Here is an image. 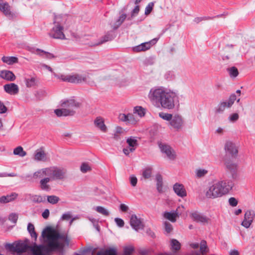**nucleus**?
Wrapping results in <instances>:
<instances>
[{
  "mask_svg": "<svg viewBox=\"0 0 255 255\" xmlns=\"http://www.w3.org/2000/svg\"><path fill=\"white\" fill-rule=\"evenodd\" d=\"M40 240L45 244L37 245L35 242L30 247L32 255H50L53 252L62 250L70 242L67 234H60L50 227L42 231Z\"/></svg>",
  "mask_w": 255,
  "mask_h": 255,
  "instance_id": "nucleus-1",
  "label": "nucleus"
},
{
  "mask_svg": "<svg viewBox=\"0 0 255 255\" xmlns=\"http://www.w3.org/2000/svg\"><path fill=\"white\" fill-rule=\"evenodd\" d=\"M234 186V182L227 179L220 181L210 186L205 193L206 197L216 198L225 195L231 191Z\"/></svg>",
  "mask_w": 255,
  "mask_h": 255,
  "instance_id": "nucleus-2",
  "label": "nucleus"
},
{
  "mask_svg": "<svg viewBox=\"0 0 255 255\" xmlns=\"http://www.w3.org/2000/svg\"><path fill=\"white\" fill-rule=\"evenodd\" d=\"M61 106V109H56L54 111L55 114L57 117L73 116L75 111V109L80 106V103L74 99H69L66 101H62Z\"/></svg>",
  "mask_w": 255,
  "mask_h": 255,
  "instance_id": "nucleus-3",
  "label": "nucleus"
},
{
  "mask_svg": "<svg viewBox=\"0 0 255 255\" xmlns=\"http://www.w3.org/2000/svg\"><path fill=\"white\" fill-rule=\"evenodd\" d=\"M167 92V91L162 87H154L150 89L148 97L153 104L159 107Z\"/></svg>",
  "mask_w": 255,
  "mask_h": 255,
  "instance_id": "nucleus-4",
  "label": "nucleus"
},
{
  "mask_svg": "<svg viewBox=\"0 0 255 255\" xmlns=\"http://www.w3.org/2000/svg\"><path fill=\"white\" fill-rule=\"evenodd\" d=\"M44 172H46V176L51 178V180H63L66 177L67 170L65 168L57 166L45 168Z\"/></svg>",
  "mask_w": 255,
  "mask_h": 255,
  "instance_id": "nucleus-5",
  "label": "nucleus"
},
{
  "mask_svg": "<svg viewBox=\"0 0 255 255\" xmlns=\"http://www.w3.org/2000/svg\"><path fill=\"white\" fill-rule=\"evenodd\" d=\"M60 16L55 17L54 21L55 26L52 28L49 34L54 38L63 39H65V35L63 33V27L60 20Z\"/></svg>",
  "mask_w": 255,
  "mask_h": 255,
  "instance_id": "nucleus-6",
  "label": "nucleus"
},
{
  "mask_svg": "<svg viewBox=\"0 0 255 255\" xmlns=\"http://www.w3.org/2000/svg\"><path fill=\"white\" fill-rule=\"evenodd\" d=\"M177 101V95L174 92L167 91L160 106L164 109L171 110L174 108L175 103Z\"/></svg>",
  "mask_w": 255,
  "mask_h": 255,
  "instance_id": "nucleus-7",
  "label": "nucleus"
},
{
  "mask_svg": "<svg viewBox=\"0 0 255 255\" xmlns=\"http://www.w3.org/2000/svg\"><path fill=\"white\" fill-rule=\"evenodd\" d=\"M54 76L58 79H61L64 82H67L71 83H81L86 82L87 76L86 75H81L79 74H75L73 75H58L54 74Z\"/></svg>",
  "mask_w": 255,
  "mask_h": 255,
  "instance_id": "nucleus-8",
  "label": "nucleus"
},
{
  "mask_svg": "<svg viewBox=\"0 0 255 255\" xmlns=\"http://www.w3.org/2000/svg\"><path fill=\"white\" fill-rule=\"evenodd\" d=\"M237 99L235 94H231L228 100L221 101L215 108V113L216 114L223 113L226 108H231Z\"/></svg>",
  "mask_w": 255,
  "mask_h": 255,
  "instance_id": "nucleus-9",
  "label": "nucleus"
},
{
  "mask_svg": "<svg viewBox=\"0 0 255 255\" xmlns=\"http://www.w3.org/2000/svg\"><path fill=\"white\" fill-rule=\"evenodd\" d=\"M233 159L228 156L224 157L226 168L231 173L232 178L231 180L234 182L238 178V175L237 174L238 164L234 162Z\"/></svg>",
  "mask_w": 255,
  "mask_h": 255,
  "instance_id": "nucleus-10",
  "label": "nucleus"
},
{
  "mask_svg": "<svg viewBox=\"0 0 255 255\" xmlns=\"http://www.w3.org/2000/svg\"><path fill=\"white\" fill-rule=\"evenodd\" d=\"M225 150L226 154L225 157L228 156V155H231L232 159H236L238 154V147L236 144L232 141H228L225 145Z\"/></svg>",
  "mask_w": 255,
  "mask_h": 255,
  "instance_id": "nucleus-11",
  "label": "nucleus"
},
{
  "mask_svg": "<svg viewBox=\"0 0 255 255\" xmlns=\"http://www.w3.org/2000/svg\"><path fill=\"white\" fill-rule=\"evenodd\" d=\"M255 218V212L253 210H248L245 212L241 225L246 228H249Z\"/></svg>",
  "mask_w": 255,
  "mask_h": 255,
  "instance_id": "nucleus-12",
  "label": "nucleus"
},
{
  "mask_svg": "<svg viewBox=\"0 0 255 255\" xmlns=\"http://www.w3.org/2000/svg\"><path fill=\"white\" fill-rule=\"evenodd\" d=\"M158 38H154L149 42L142 43L138 45L132 47V50L135 52L145 51L150 48L152 45L155 44Z\"/></svg>",
  "mask_w": 255,
  "mask_h": 255,
  "instance_id": "nucleus-13",
  "label": "nucleus"
},
{
  "mask_svg": "<svg viewBox=\"0 0 255 255\" xmlns=\"http://www.w3.org/2000/svg\"><path fill=\"white\" fill-rule=\"evenodd\" d=\"M158 144L161 152L165 153L169 159L173 160L175 158L176 155L170 146L162 143L161 142H158Z\"/></svg>",
  "mask_w": 255,
  "mask_h": 255,
  "instance_id": "nucleus-14",
  "label": "nucleus"
},
{
  "mask_svg": "<svg viewBox=\"0 0 255 255\" xmlns=\"http://www.w3.org/2000/svg\"><path fill=\"white\" fill-rule=\"evenodd\" d=\"M130 225L136 231L143 228L144 225L140 218H138L136 215L133 214L130 218Z\"/></svg>",
  "mask_w": 255,
  "mask_h": 255,
  "instance_id": "nucleus-15",
  "label": "nucleus"
},
{
  "mask_svg": "<svg viewBox=\"0 0 255 255\" xmlns=\"http://www.w3.org/2000/svg\"><path fill=\"white\" fill-rule=\"evenodd\" d=\"M183 124V121L181 116L175 115L170 122V125L176 130L180 129Z\"/></svg>",
  "mask_w": 255,
  "mask_h": 255,
  "instance_id": "nucleus-16",
  "label": "nucleus"
},
{
  "mask_svg": "<svg viewBox=\"0 0 255 255\" xmlns=\"http://www.w3.org/2000/svg\"><path fill=\"white\" fill-rule=\"evenodd\" d=\"M174 192L180 197H184L186 196L187 193L184 188V185L182 184L176 183L173 187Z\"/></svg>",
  "mask_w": 255,
  "mask_h": 255,
  "instance_id": "nucleus-17",
  "label": "nucleus"
},
{
  "mask_svg": "<svg viewBox=\"0 0 255 255\" xmlns=\"http://www.w3.org/2000/svg\"><path fill=\"white\" fill-rule=\"evenodd\" d=\"M4 90L8 94L10 95H16L19 92L18 86L14 83H9L4 85Z\"/></svg>",
  "mask_w": 255,
  "mask_h": 255,
  "instance_id": "nucleus-18",
  "label": "nucleus"
},
{
  "mask_svg": "<svg viewBox=\"0 0 255 255\" xmlns=\"http://www.w3.org/2000/svg\"><path fill=\"white\" fill-rule=\"evenodd\" d=\"M31 246L28 245L27 243L19 242L16 244L14 247V251L19 253L25 252L27 250L30 251Z\"/></svg>",
  "mask_w": 255,
  "mask_h": 255,
  "instance_id": "nucleus-19",
  "label": "nucleus"
},
{
  "mask_svg": "<svg viewBox=\"0 0 255 255\" xmlns=\"http://www.w3.org/2000/svg\"><path fill=\"white\" fill-rule=\"evenodd\" d=\"M115 37V35L113 31H108L105 35L101 38L100 40L98 43L94 44V45H99L109 41H111L114 39Z\"/></svg>",
  "mask_w": 255,
  "mask_h": 255,
  "instance_id": "nucleus-20",
  "label": "nucleus"
},
{
  "mask_svg": "<svg viewBox=\"0 0 255 255\" xmlns=\"http://www.w3.org/2000/svg\"><path fill=\"white\" fill-rule=\"evenodd\" d=\"M51 181V178L46 177L41 179L39 182V188L41 190L49 191L51 190V187L49 184V182Z\"/></svg>",
  "mask_w": 255,
  "mask_h": 255,
  "instance_id": "nucleus-21",
  "label": "nucleus"
},
{
  "mask_svg": "<svg viewBox=\"0 0 255 255\" xmlns=\"http://www.w3.org/2000/svg\"><path fill=\"white\" fill-rule=\"evenodd\" d=\"M191 216L193 220L196 222L205 223H207L208 220V218L198 212L192 213Z\"/></svg>",
  "mask_w": 255,
  "mask_h": 255,
  "instance_id": "nucleus-22",
  "label": "nucleus"
},
{
  "mask_svg": "<svg viewBox=\"0 0 255 255\" xmlns=\"http://www.w3.org/2000/svg\"><path fill=\"white\" fill-rule=\"evenodd\" d=\"M0 77L9 81H13L15 79L14 74L10 71L9 70H2L0 73Z\"/></svg>",
  "mask_w": 255,
  "mask_h": 255,
  "instance_id": "nucleus-23",
  "label": "nucleus"
},
{
  "mask_svg": "<svg viewBox=\"0 0 255 255\" xmlns=\"http://www.w3.org/2000/svg\"><path fill=\"white\" fill-rule=\"evenodd\" d=\"M119 119L122 122H126L131 124H134L136 122L133 117V115L130 114L128 115L120 114L119 116Z\"/></svg>",
  "mask_w": 255,
  "mask_h": 255,
  "instance_id": "nucleus-24",
  "label": "nucleus"
},
{
  "mask_svg": "<svg viewBox=\"0 0 255 255\" xmlns=\"http://www.w3.org/2000/svg\"><path fill=\"white\" fill-rule=\"evenodd\" d=\"M95 126L103 132L107 131V127L104 123V121L101 117H98L94 121Z\"/></svg>",
  "mask_w": 255,
  "mask_h": 255,
  "instance_id": "nucleus-25",
  "label": "nucleus"
},
{
  "mask_svg": "<svg viewBox=\"0 0 255 255\" xmlns=\"http://www.w3.org/2000/svg\"><path fill=\"white\" fill-rule=\"evenodd\" d=\"M0 10L8 18H11L13 17V14L10 11V6L8 3L0 4Z\"/></svg>",
  "mask_w": 255,
  "mask_h": 255,
  "instance_id": "nucleus-26",
  "label": "nucleus"
},
{
  "mask_svg": "<svg viewBox=\"0 0 255 255\" xmlns=\"http://www.w3.org/2000/svg\"><path fill=\"white\" fill-rule=\"evenodd\" d=\"M17 196L18 195L15 193H12L6 196H2L0 198V203L3 204L8 203L14 200Z\"/></svg>",
  "mask_w": 255,
  "mask_h": 255,
  "instance_id": "nucleus-27",
  "label": "nucleus"
},
{
  "mask_svg": "<svg viewBox=\"0 0 255 255\" xmlns=\"http://www.w3.org/2000/svg\"><path fill=\"white\" fill-rule=\"evenodd\" d=\"M26 86L28 88H31L37 85L38 79L35 77H30L25 79Z\"/></svg>",
  "mask_w": 255,
  "mask_h": 255,
  "instance_id": "nucleus-28",
  "label": "nucleus"
},
{
  "mask_svg": "<svg viewBox=\"0 0 255 255\" xmlns=\"http://www.w3.org/2000/svg\"><path fill=\"white\" fill-rule=\"evenodd\" d=\"M177 216H178V215L176 211H173V212H165L164 213V217L172 222H175L176 221V218Z\"/></svg>",
  "mask_w": 255,
  "mask_h": 255,
  "instance_id": "nucleus-29",
  "label": "nucleus"
},
{
  "mask_svg": "<svg viewBox=\"0 0 255 255\" xmlns=\"http://www.w3.org/2000/svg\"><path fill=\"white\" fill-rule=\"evenodd\" d=\"M206 241L205 240L201 241L200 243V252H193L191 255H204V254L206 253L207 251V246H206Z\"/></svg>",
  "mask_w": 255,
  "mask_h": 255,
  "instance_id": "nucleus-30",
  "label": "nucleus"
},
{
  "mask_svg": "<svg viewBox=\"0 0 255 255\" xmlns=\"http://www.w3.org/2000/svg\"><path fill=\"white\" fill-rule=\"evenodd\" d=\"M30 200L34 203H40L45 201V197L38 195H28Z\"/></svg>",
  "mask_w": 255,
  "mask_h": 255,
  "instance_id": "nucleus-31",
  "label": "nucleus"
},
{
  "mask_svg": "<svg viewBox=\"0 0 255 255\" xmlns=\"http://www.w3.org/2000/svg\"><path fill=\"white\" fill-rule=\"evenodd\" d=\"M34 159L37 161H45L46 154L42 149L37 150L34 154Z\"/></svg>",
  "mask_w": 255,
  "mask_h": 255,
  "instance_id": "nucleus-32",
  "label": "nucleus"
},
{
  "mask_svg": "<svg viewBox=\"0 0 255 255\" xmlns=\"http://www.w3.org/2000/svg\"><path fill=\"white\" fill-rule=\"evenodd\" d=\"M27 230L30 234L31 237L34 239V241H36L37 238L38 234L36 233L35 231V228L34 225L31 223H29L27 225Z\"/></svg>",
  "mask_w": 255,
  "mask_h": 255,
  "instance_id": "nucleus-33",
  "label": "nucleus"
},
{
  "mask_svg": "<svg viewBox=\"0 0 255 255\" xmlns=\"http://www.w3.org/2000/svg\"><path fill=\"white\" fill-rule=\"evenodd\" d=\"M36 52L37 54L38 55L42 56L43 58H46L47 59H52L54 58L55 57V56L53 54L45 51L39 48L36 49Z\"/></svg>",
  "mask_w": 255,
  "mask_h": 255,
  "instance_id": "nucleus-34",
  "label": "nucleus"
},
{
  "mask_svg": "<svg viewBox=\"0 0 255 255\" xmlns=\"http://www.w3.org/2000/svg\"><path fill=\"white\" fill-rule=\"evenodd\" d=\"M156 188L158 192L162 193L163 192L162 186H163V181L162 177L160 174H157L156 175Z\"/></svg>",
  "mask_w": 255,
  "mask_h": 255,
  "instance_id": "nucleus-35",
  "label": "nucleus"
},
{
  "mask_svg": "<svg viewBox=\"0 0 255 255\" xmlns=\"http://www.w3.org/2000/svg\"><path fill=\"white\" fill-rule=\"evenodd\" d=\"M136 138V137L132 136L128 138L127 139V143L128 144V146L133 148L134 149H136L138 145Z\"/></svg>",
  "mask_w": 255,
  "mask_h": 255,
  "instance_id": "nucleus-36",
  "label": "nucleus"
},
{
  "mask_svg": "<svg viewBox=\"0 0 255 255\" xmlns=\"http://www.w3.org/2000/svg\"><path fill=\"white\" fill-rule=\"evenodd\" d=\"M3 62L7 63L8 65H12L18 62V58L14 56H3L1 58Z\"/></svg>",
  "mask_w": 255,
  "mask_h": 255,
  "instance_id": "nucleus-37",
  "label": "nucleus"
},
{
  "mask_svg": "<svg viewBox=\"0 0 255 255\" xmlns=\"http://www.w3.org/2000/svg\"><path fill=\"white\" fill-rule=\"evenodd\" d=\"M47 95V92L44 89H39L34 93V96L38 100H41L46 97Z\"/></svg>",
  "mask_w": 255,
  "mask_h": 255,
  "instance_id": "nucleus-38",
  "label": "nucleus"
},
{
  "mask_svg": "<svg viewBox=\"0 0 255 255\" xmlns=\"http://www.w3.org/2000/svg\"><path fill=\"white\" fill-rule=\"evenodd\" d=\"M171 250L174 252L178 251L181 248V244L176 239L171 240Z\"/></svg>",
  "mask_w": 255,
  "mask_h": 255,
  "instance_id": "nucleus-39",
  "label": "nucleus"
},
{
  "mask_svg": "<svg viewBox=\"0 0 255 255\" xmlns=\"http://www.w3.org/2000/svg\"><path fill=\"white\" fill-rule=\"evenodd\" d=\"M127 15L126 14H122L121 15H120V16L116 21L113 29L115 30L118 29L124 21Z\"/></svg>",
  "mask_w": 255,
  "mask_h": 255,
  "instance_id": "nucleus-40",
  "label": "nucleus"
},
{
  "mask_svg": "<svg viewBox=\"0 0 255 255\" xmlns=\"http://www.w3.org/2000/svg\"><path fill=\"white\" fill-rule=\"evenodd\" d=\"M97 255H117V252L115 249L110 248L104 251L98 252Z\"/></svg>",
  "mask_w": 255,
  "mask_h": 255,
  "instance_id": "nucleus-41",
  "label": "nucleus"
},
{
  "mask_svg": "<svg viewBox=\"0 0 255 255\" xmlns=\"http://www.w3.org/2000/svg\"><path fill=\"white\" fill-rule=\"evenodd\" d=\"M13 154L20 157H24L26 155V152L23 150L22 147L19 146L14 149Z\"/></svg>",
  "mask_w": 255,
  "mask_h": 255,
  "instance_id": "nucleus-42",
  "label": "nucleus"
},
{
  "mask_svg": "<svg viewBox=\"0 0 255 255\" xmlns=\"http://www.w3.org/2000/svg\"><path fill=\"white\" fill-rule=\"evenodd\" d=\"M145 110L141 106H136L134 109V113H137L140 117L145 115Z\"/></svg>",
  "mask_w": 255,
  "mask_h": 255,
  "instance_id": "nucleus-43",
  "label": "nucleus"
},
{
  "mask_svg": "<svg viewBox=\"0 0 255 255\" xmlns=\"http://www.w3.org/2000/svg\"><path fill=\"white\" fill-rule=\"evenodd\" d=\"M47 201L51 204H55L58 202L60 199L55 195H50L47 196Z\"/></svg>",
  "mask_w": 255,
  "mask_h": 255,
  "instance_id": "nucleus-44",
  "label": "nucleus"
},
{
  "mask_svg": "<svg viewBox=\"0 0 255 255\" xmlns=\"http://www.w3.org/2000/svg\"><path fill=\"white\" fill-rule=\"evenodd\" d=\"M159 116L160 118L164 120L167 121H170L171 120L173 116L171 114L165 113L163 112H160L159 113Z\"/></svg>",
  "mask_w": 255,
  "mask_h": 255,
  "instance_id": "nucleus-45",
  "label": "nucleus"
},
{
  "mask_svg": "<svg viewBox=\"0 0 255 255\" xmlns=\"http://www.w3.org/2000/svg\"><path fill=\"white\" fill-rule=\"evenodd\" d=\"M228 71L231 77L235 78L239 75L238 70L235 67H232L231 68H228Z\"/></svg>",
  "mask_w": 255,
  "mask_h": 255,
  "instance_id": "nucleus-46",
  "label": "nucleus"
},
{
  "mask_svg": "<svg viewBox=\"0 0 255 255\" xmlns=\"http://www.w3.org/2000/svg\"><path fill=\"white\" fill-rule=\"evenodd\" d=\"M44 168L39 170L35 172L33 174L34 178H42L44 175L46 176V172H44Z\"/></svg>",
  "mask_w": 255,
  "mask_h": 255,
  "instance_id": "nucleus-47",
  "label": "nucleus"
},
{
  "mask_svg": "<svg viewBox=\"0 0 255 255\" xmlns=\"http://www.w3.org/2000/svg\"><path fill=\"white\" fill-rule=\"evenodd\" d=\"M152 168L151 167H147L144 169L142 172V176L145 179H148L150 177L151 175Z\"/></svg>",
  "mask_w": 255,
  "mask_h": 255,
  "instance_id": "nucleus-48",
  "label": "nucleus"
},
{
  "mask_svg": "<svg viewBox=\"0 0 255 255\" xmlns=\"http://www.w3.org/2000/svg\"><path fill=\"white\" fill-rule=\"evenodd\" d=\"M96 211L105 216H108L109 215V212L102 206H97L96 208Z\"/></svg>",
  "mask_w": 255,
  "mask_h": 255,
  "instance_id": "nucleus-49",
  "label": "nucleus"
},
{
  "mask_svg": "<svg viewBox=\"0 0 255 255\" xmlns=\"http://www.w3.org/2000/svg\"><path fill=\"white\" fill-rule=\"evenodd\" d=\"M155 58L153 57H149L146 58L143 61V64L145 66L152 65L154 63Z\"/></svg>",
  "mask_w": 255,
  "mask_h": 255,
  "instance_id": "nucleus-50",
  "label": "nucleus"
},
{
  "mask_svg": "<svg viewBox=\"0 0 255 255\" xmlns=\"http://www.w3.org/2000/svg\"><path fill=\"white\" fill-rule=\"evenodd\" d=\"M80 170L83 173H86L87 171L91 170V168L87 163H83L81 165Z\"/></svg>",
  "mask_w": 255,
  "mask_h": 255,
  "instance_id": "nucleus-51",
  "label": "nucleus"
},
{
  "mask_svg": "<svg viewBox=\"0 0 255 255\" xmlns=\"http://www.w3.org/2000/svg\"><path fill=\"white\" fill-rule=\"evenodd\" d=\"M139 11V6L138 5H136L134 8L131 11V16L128 18V20H131V18L134 17L135 15H137Z\"/></svg>",
  "mask_w": 255,
  "mask_h": 255,
  "instance_id": "nucleus-52",
  "label": "nucleus"
},
{
  "mask_svg": "<svg viewBox=\"0 0 255 255\" xmlns=\"http://www.w3.org/2000/svg\"><path fill=\"white\" fill-rule=\"evenodd\" d=\"M135 150L133 148L127 146L123 149V152L126 155L128 156L130 153L134 152Z\"/></svg>",
  "mask_w": 255,
  "mask_h": 255,
  "instance_id": "nucleus-53",
  "label": "nucleus"
},
{
  "mask_svg": "<svg viewBox=\"0 0 255 255\" xmlns=\"http://www.w3.org/2000/svg\"><path fill=\"white\" fill-rule=\"evenodd\" d=\"M134 251V248L132 247H126L124 248V255H130Z\"/></svg>",
  "mask_w": 255,
  "mask_h": 255,
  "instance_id": "nucleus-54",
  "label": "nucleus"
},
{
  "mask_svg": "<svg viewBox=\"0 0 255 255\" xmlns=\"http://www.w3.org/2000/svg\"><path fill=\"white\" fill-rule=\"evenodd\" d=\"M207 173V171L205 169H198L196 171V176L198 177L204 176Z\"/></svg>",
  "mask_w": 255,
  "mask_h": 255,
  "instance_id": "nucleus-55",
  "label": "nucleus"
},
{
  "mask_svg": "<svg viewBox=\"0 0 255 255\" xmlns=\"http://www.w3.org/2000/svg\"><path fill=\"white\" fill-rule=\"evenodd\" d=\"M164 227L165 230L167 233H170L173 229L172 225L167 222H165L164 223Z\"/></svg>",
  "mask_w": 255,
  "mask_h": 255,
  "instance_id": "nucleus-56",
  "label": "nucleus"
},
{
  "mask_svg": "<svg viewBox=\"0 0 255 255\" xmlns=\"http://www.w3.org/2000/svg\"><path fill=\"white\" fill-rule=\"evenodd\" d=\"M8 219L13 223H16L18 219V216L15 213H11L9 215Z\"/></svg>",
  "mask_w": 255,
  "mask_h": 255,
  "instance_id": "nucleus-57",
  "label": "nucleus"
},
{
  "mask_svg": "<svg viewBox=\"0 0 255 255\" xmlns=\"http://www.w3.org/2000/svg\"><path fill=\"white\" fill-rule=\"evenodd\" d=\"M239 116L238 114L234 113L230 116L229 119V120L232 122H235L238 120Z\"/></svg>",
  "mask_w": 255,
  "mask_h": 255,
  "instance_id": "nucleus-58",
  "label": "nucleus"
},
{
  "mask_svg": "<svg viewBox=\"0 0 255 255\" xmlns=\"http://www.w3.org/2000/svg\"><path fill=\"white\" fill-rule=\"evenodd\" d=\"M229 203L231 206L235 207L238 205V200L234 197H231L229 199Z\"/></svg>",
  "mask_w": 255,
  "mask_h": 255,
  "instance_id": "nucleus-59",
  "label": "nucleus"
},
{
  "mask_svg": "<svg viewBox=\"0 0 255 255\" xmlns=\"http://www.w3.org/2000/svg\"><path fill=\"white\" fill-rule=\"evenodd\" d=\"M115 221L119 227H123L124 226L125 223L123 219L119 218H116L115 219Z\"/></svg>",
  "mask_w": 255,
  "mask_h": 255,
  "instance_id": "nucleus-60",
  "label": "nucleus"
},
{
  "mask_svg": "<svg viewBox=\"0 0 255 255\" xmlns=\"http://www.w3.org/2000/svg\"><path fill=\"white\" fill-rule=\"evenodd\" d=\"M153 3H150L145 8V14H148L150 13L153 8Z\"/></svg>",
  "mask_w": 255,
  "mask_h": 255,
  "instance_id": "nucleus-61",
  "label": "nucleus"
},
{
  "mask_svg": "<svg viewBox=\"0 0 255 255\" xmlns=\"http://www.w3.org/2000/svg\"><path fill=\"white\" fill-rule=\"evenodd\" d=\"M137 181V179L135 176L132 175L130 177V183L132 186H136Z\"/></svg>",
  "mask_w": 255,
  "mask_h": 255,
  "instance_id": "nucleus-62",
  "label": "nucleus"
},
{
  "mask_svg": "<svg viewBox=\"0 0 255 255\" xmlns=\"http://www.w3.org/2000/svg\"><path fill=\"white\" fill-rule=\"evenodd\" d=\"M7 111L6 107L3 105L2 103L0 101V113H5Z\"/></svg>",
  "mask_w": 255,
  "mask_h": 255,
  "instance_id": "nucleus-63",
  "label": "nucleus"
},
{
  "mask_svg": "<svg viewBox=\"0 0 255 255\" xmlns=\"http://www.w3.org/2000/svg\"><path fill=\"white\" fill-rule=\"evenodd\" d=\"M120 209L122 212H126L128 209V207L125 204H121L120 206Z\"/></svg>",
  "mask_w": 255,
  "mask_h": 255,
  "instance_id": "nucleus-64",
  "label": "nucleus"
}]
</instances>
